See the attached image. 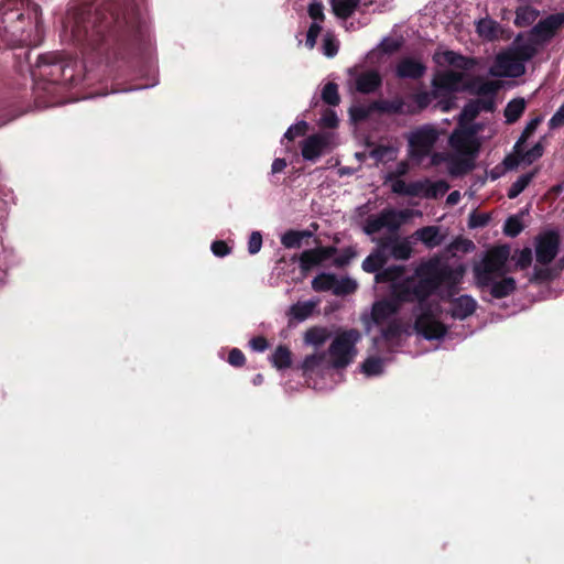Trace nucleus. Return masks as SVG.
Masks as SVG:
<instances>
[{
	"label": "nucleus",
	"mask_w": 564,
	"mask_h": 564,
	"mask_svg": "<svg viewBox=\"0 0 564 564\" xmlns=\"http://www.w3.org/2000/svg\"><path fill=\"white\" fill-rule=\"evenodd\" d=\"M405 273V268L402 265H390L376 273L377 283H390V285L400 282L401 276Z\"/></svg>",
	"instance_id": "27"
},
{
	"label": "nucleus",
	"mask_w": 564,
	"mask_h": 564,
	"mask_svg": "<svg viewBox=\"0 0 564 564\" xmlns=\"http://www.w3.org/2000/svg\"><path fill=\"white\" fill-rule=\"evenodd\" d=\"M463 77V73L454 70H446L436 74L432 80L433 97L441 98L443 94L452 95L455 91H459V84L462 83Z\"/></svg>",
	"instance_id": "14"
},
{
	"label": "nucleus",
	"mask_w": 564,
	"mask_h": 564,
	"mask_svg": "<svg viewBox=\"0 0 564 564\" xmlns=\"http://www.w3.org/2000/svg\"><path fill=\"white\" fill-rule=\"evenodd\" d=\"M489 72L496 77H519L525 73V66L512 52H507L496 57Z\"/></svg>",
	"instance_id": "12"
},
{
	"label": "nucleus",
	"mask_w": 564,
	"mask_h": 564,
	"mask_svg": "<svg viewBox=\"0 0 564 564\" xmlns=\"http://www.w3.org/2000/svg\"><path fill=\"white\" fill-rule=\"evenodd\" d=\"M307 123L305 121H300L294 126H291L286 132L284 133V138L289 141H292L295 138L305 135L307 131Z\"/></svg>",
	"instance_id": "51"
},
{
	"label": "nucleus",
	"mask_w": 564,
	"mask_h": 564,
	"mask_svg": "<svg viewBox=\"0 0 564 564\" xmlns=\"http://www.w3.org/2000/svg\"><path fill=\"white\" fill-rule=\"evenodd\" d=\"M426 70V67L421 62L406 57L400 61L397 66V76L400 78H421Z\"/></svg>",
	"instance_id": "19"
},
{
	"label": "nucleus",
	"mask_w": 564,
	"mask_h": 564,
	"mask_svg": "<svg viewBox=\"0 0 564 564\" xmlns=\"http://www.w3.org/2000/svg\"><path fill=\"white\" fill-rule=\"evenodd\" d=\"M325 360V352H315L305 357L304 361L301 362L300 369L304 375L314 372L322 367Z\"/></svg>",
	"instance_id": "40"
},
{
	"label": "nucleus",
	"mask_w": 564,
	"mask_h": 564,
	"mask_svg": "<svg viewBox=\"0 0 564 564\" xmlns=\"http://www.w3.org/2000/svg\"><path fill=\"white\" fill-rule=\"evenodd\" d=\"M336 283L338 278L334 273H318L312 280V289L315 292H333Z\"/></svg>",
	"instance_id": "33"
},
{
	"label": "nucleus",
	"mask_w": 564,
	"mask_h": 564,
	"mask_svg": "<svg viewBox=\"0 0 564 564\" xmlns=\"http://www.w3.org/2000/svg\"><path fill=\"white\" fill-rule=\"evenodd\" d=\"M525 109V101L523 98L512 99L505 109V117L508 123L516 122Z\"/></svg>",
	"instance_id": "37"
},
{
	"label": "nucleus",
	"mask_w": 564,
	"mask_h": 564,
	"mask_svg": "<svg viewBox=\"0 0 564 564\" xmlns=\"http://www.w3.org/2000/svg\"><path fill=\"white\" fill-rule=\"evenodd\" d=\"M434 292L430 289L422 278L408 276L390 285V299L388 301L403 305L406 303H417L419 310L431 307L427 300Z\"/></svg>",
	"instance_id": "4"
},
{
	"label": "nucleus",
	"mask_w": 564,
	"mask_h": 564,
	"mask_svg": "<svg viewBox=\"0 0 564 564\" xmlns=\"http://www.w3.org/2000/svg\"><path fill=\"white\" fill-rule=\"evenodd\" d=\"M549 124L553 129L564 126V105L554 113Z\"/></svg>",
	"instance_id": "64"
},
{
	"label": "nucleus",
	"mask_w": 564,
	"mask_h": 564,
	"mask_svg": "<svg viewBox=\"0 0 564 564\" xmlns=\"http://www.w3.org/2000/svg\"><path fill=\"white\" fill-rule=\"evenodd\" d=\"M388 259L386 258L382 250L378 249L372 251L371 254L367 256L365 260H362L361 269L367 273H377L383 269V265Z\"/></svg>",
	"instance_id": "28"
},
{
	"label": "nucleus",
	"mask_w": 564,
	"mask_h": 564,
	"mask_svg": "<svg viewBox=\"0 0 564 564\" xmlns=\"http://www.w3.org/2000/svg\"><path fill=\"white\" fill-rule=\"evenodd\" d=\"M564 26V12L547 15L540 20L530 31L543 46Z\"/></svg>",
	"instance_id": "13"
},
{
	"label": "nucleus",
	"mask_w": 564,
	"mask_h": 564,
	"mask_svg": "<svg viewBox=\"0 0 564 564\" xmlns=\"http://www.w3.org/2000/svg\"><path fill=\"white\" fill-rule=\"evenodd\" d=\"M433 145L434 143H410L408 144V158L413 164L426 167L424 163L426 159L430 161L431 156L437 153L433 152Z\"/></svg>",
	"instance_id": "20"
},
{
	"label": "nucleus",
	"mask_w": 564,
	"mask_h": 564,
	"mask_svg": "<svg viewBox=\"0 0 564 564\" xmlns=\"http://www.w3.org/2000/svg\"><path fill=\"white\" fill-rule=\"evenodd\" d=\"M323 51L324 54L328 57H333L337 54L338 46L330 34H326L323 39Z\"/></svg>",
	"instance_id": "56"
},
{
	"label": "nucleus",
	"mask_w": 564,
	"mask_h": 564,
	"mask_svg": "<svg viewBox=\"0 0 564 564\" xmlns=\"http://www.w3.org/2000/svg\"><path fill=\"white\" fill-rule=\"evenodd\" d=\"M540 122L541 119L539 117H535L532 120H530L517 141H527L529 138H531Z\"/></svg>",
	"instance_id": "57"
},
{
	"label": "nucleus",
	"mask_w": 564,
	"mask_h": 564,
	"mask_svg": "<svg viewBox=\"0 0 564 564\" xmlns=\"http://www.w3.org/2000/svg\"><path fill=\"white\" fill-rule=\"evenodd\" d=\"M409 172V164L406 161L397 163L395 170L389 172L387 181H393L394 178H401Z\"/></svg>",
	"instance_id": "58"
},
{
	"label": "nucleus",
	"mask_w": 564,
	"mask_h": 564,
	"mask_svg": "<svg viewBox=\"0 0 564 564\" xmlns=\"http://www.w3.org/2000/svg\"><path fill=\"white\" fill-rule=\"evenodd\" d=\"M415 236L421 242H423L426 248H435L438 247L444 237L440 234V228L437 226H426L422 229L416 230Z\"/></svg>",
	"instance_id": "24"
},
{
	"label": "nucleus",
	"mask_w": 564,
	"mask_h": 564,
	"mask_svg": "<svg viewBox=\"0 0 564 564\" xmlns=\"http://www.w3.org/2000/svg\"><path fill=\"white\" fill-rule=\"evenodd\" d=\"M357 252L352 247H346L343 251H340L339 257L334 259V265L337 268H344L349 264L351 260L355 259Z\"/></svg>",
	"instance_id": "49"
},
{
	"label": "nucleus",
	"mask_w": 564,
	"mask_h": 564,
	"mask_svg": "<svg viewBox=\"0 0 564 564\" xmlns=\"http://www.w3.org/2000/svg\"><path fill=\"white\" fill-rule=\"evenodd\" d=\"M438 99L440 100L437 101L435 107L441 109L442 111H448L455 106V98L451 95L443 94V96Z\"/></svg>",
	"instance_id": "61"
},
{
	"label": "nucleus",
	"mask_w": 564,
	"mask_h": 564,
	"mask_svg": "<svg viewBox=\"0 0 564 564\" xmlns=\"http://www.w3.org/2000/svg\"><path fill=\"white\" fill-rule=\"evenodd\" d=\"M322 31V25L317 22H313L307 31L305 44L307 47L313 48L316 44V40Z\"/></svg>",
	"instance_id": "53"
},
{
	"label": "nucleus",
	"mask_w": 564,
	"mask_h": 564,
	"mask_svg": "<svg viewBox=\"0 0 564 564\" xmlns=\"http://www.w3.org/2000/svg\"><path fill=\"white\" fill-rule=\"evenodd\" d=\"M307 13L310 18L314 20V22H317L319 24L325 20L324 6L319 1L310 3L307 8Z\"/></svg>",
	"instance_id": "50"
},
{
	"label": "nucleus",
	"mask_w": 564,
	"mask_h": 564,
	"mask_svg": "<svg viewBox=\"0 0 564 564\" xmlns=\"http://www.w3.org/2000/svg\"><path fill=\"white\" fill-rule=\"evenodd\" d=\"M322 99L329 106H337L340 102L337 84L329 82L322 90Z\"/></svg>",
	"instance_id": "44"
},
{
	"label": "nucleus",
	"mask_w": 564,
	"mask_h": 564,
	"mask_svg": "<svg viewBox=\"0 0 564 564\" xmlns=\"http://www.w3.org/2000/svg\"><path fill=\"white\" fill-rule=\"evenodd\" d=\"M538 169L529 171L525 174L520 175L514 183L511 184L509 191H507V197L509 199H513L521 195V193L527 189L529 184L533 181L534 176L538 175Z\"/></svg>",
	"instance_id": "29"
},
{
	"label": "nucleus",
	"mask_w": 564,
	"mask_h": 564,
	"mask_svg": "<svg viewBox=\"0 0 564 564\" xmlns=\"http://www.w3.org/2000/svg\"><path fill=\"white\" fill-rule=\"evenodd\" d=\"M533 256L532 250L529 247H525L518 253L517 257V265L521 270H525L529 265L532 264Z\"/></svg>",
	"instance_id": "52"
},
{
	"label": "nucleus",
	"mask_w": 564,
	"mask_h": 564,
	"mask_svg": "<svg viewBox=\"0 0 564 564\" xmlns=\"http://www.w3.org/2000/svg\"><path fill=\"white\" fill-rule=\"evenodd\" d=\"M360 0H330L333 13L341 19L347 20L358 9Z\"/></svg>",
	"instance_id": "25"
},
{
	"label": "nucleus",
	"mask_w": 564,
	"mask_h": 564,
	"mask_svg": "<svg viewBox=\"0 0 564 564\" xmlns=\"http://www.w3.org/2000/svg\"><path fill=\"white\" fill-rule=\"evenodd\" d=\"M510 258V247L503 245L490 248L485 252L481 261L473 264L474 283L484 292L488 290L489 295L501 300L517 290V281L508 273L507 261Z\"/></svg>",
	"instance_id": "1"
},
{
	"label": "nucleus",
	"mask_w": 564,
	"mask_h": 564,
	"mask_svg": "<svg viewBox=\"0 0 564 564\" xmlns=\"http://www.w3.org/2000/svg\"><path fill=\"white\" fill-rule=\"evenodd\" d=\"M488 221L489 217L487 215L473 213L470 219H468V226H470V228L482 227L486 226Z\"/></svg>",
	"instance_id": "60"
},
{
	"label": "nucleus",
	"mask_w": 564,
	"mask_h": 564,
	"mask_svg": "<svg viewBox=\"0 0 564 564\" xmlns=\"http://www.w3.org/2000/svg\"><path fill=\"white\" fill-rule=\"evenodd\" d=\"M381 250L392 248V257L395 260L405 261L411 257L412 248L408 241H399L397 238H383L379 242Z\"/></svg>",
	"instance_id": "22"
},
{
	"label": "nucleus",
	"mask_w": 564,
	"mask_h": 564,
	"mask_svg": "<svg viewBox=\"0 0 564 564\" xmlns=\"http://www.w3.org/2000/svg\"><path fill=\"white\" fill-rule=\"evenodd\" d=\"M356 290L357 282L355 280L350 278H340L334 286L333 294L337 296H346L355 293Z\"/></svg>",
	"instance_id": "43"
},
{
	"label": "nucleus",
	"mask_w": 564,
	"mask_h": 564,
	"mask_svg": "<svg viewBox=\"0 0 564 564\" xmlns=\"http://www.w3.org/2000/svg\"><path fill=\"white\" fill-rule=\"evenodd\" d=\"M523 225L518 216H511L507 218L503 226V232L507 237L516 238L521 235Z\"/></svg>",
	"instance_id": "46"
},
{
	"label": "nucleus",
	"mask_w": 564,
	"mask_h": 564,
	"mask_svg": "<svg viewBox=\"0 0 564 564\" xmlns=\"http://www.w3.org/2000/svg\"><path fill=\"white\" fill-rule=\"evenodd\" d=\"M404 106L405 104L401 98H395L393 100L373 101V107H376V110L387 113H403Z\"/></svg>",
	"instance_id": "38"
},
{
	"label": "nucleus",
	"mask_w": 564,
	"mask_h": 564,
	"mask_svg": "<svg viewBox=\"0 0 564 564\" xmlns=\"http://www.w3.org/2000/svg\"><path fill=\"white\" fill-rule=\"evenodd\" d=\"M382 79L378 72L368 70L356 78V89L362 94H370L381 86Z\"/></svg>",
	"instance_id": "21"
},
{
	"label": "nucleus",
	"mask_w": 564,
	"mask_h": 564,
	"mask_svg": "<svg viewBox=\"0 0 564 564\" xmlns=\"http://www.w3.org/2000/svg\"><path fill=\"white\" fill-rule=\"evenodd\" d=\"M528 145V143H516L512 153L507 154L500 165H496L489 171L490 180H499L506 172L512 171L520 165H530L543 156V143H534L530 148Z\"/></svg>",
	"instance_id": "5"
},
{
	"label": "nucleus",
	"mask_w": 564,
	"mask_h": 564,
	"mask_svg": "<svg viewBox=\"0 0 564 564\" xmlns=\"http://www.w3.org/2000/svg\"><path fill=\"white\" fill-rule=\"evenodd\" d=\"M311 232L307 230H295V229H289L288 231L282 235V238H280V242H282L284 248L288 249H296L301 248L302 240L304 238H310Z\"/></svg>",
	"instance_id": "30"
},
{
	"label": "nucleus",
	"mask_w": 564,
	"mask_h": 564,
	"mask_svg": "<svg viewBox=\"0 0 564 564\" xmlns=\"http://www.w3.org/2000/svg\"><path fill=\"white\" fill-rule=\"evenodd\" d=\"M476 31L480 37L487 41H494L499 37L501 28L495 20L490 18H484L476 23Z\"/></svg>",
	"instance_id": "23"
},
{
	"label": "nucleus",
	"mask_w": 564,
	"mask_h": 564,
	"mask_svg": "<svg viewBox=\"0 0 564 564\" xmlns=\"http://www.w3.org/2000/svg\"><path fill=\"white\" fill-rule=\"evenodd\" d=\"M474 249H475V245L470 239L458 237V238L454 239V241H452L448 245L447 252L452 257H455L456 253H458V252L468 253V252H473Z\"/></svg>",
	"instance_id": "42"
},
{
	"label": "nucleus",
	"mask_w": 564,
	"mask_h": 564,
	"mask_svg": "<svg viewBox=\"0 0 564 564\" xmlns=\"http://www.w3.org/2000/svg\"><path fill=\"white\" fill-rule=\"evenodd\" d=\"M272 366L278 370H284L291 367L292 354L290 348L284 345H279L271 356Z\"/></svg>",
	"instance_id": "31"
},
{
	"label": "nucleus",
	"mask_w": 564,
	"mask_h": 564,
	"mask_svg": "<svg viewBox=\"0 0 564 564\" xmlns=\"http://www.w3.org/2000/svg\"><path fill=\"white\" fill-rule=\"evenodd\" d=\"M329 333L327 328L313 326L305 332V343L319 346L328 339Z\"/></svg>",
	"instance_id": "39"
},
{
	"label": "nucleus",
	"mask_w": 564,
	"mask_h": 564,
	"mask_svg": "<svg viewBox=\"0 0 564 564\" xmlns=\"http://www.w3.org/2000/svg\"><path fill=\"white\" fill-rule=\"evenodd\" d=\"M414 328L426 340H437L445 336L448 328L434 318L431 307L421 310L415 318Z\"/></svg>",
	"instance_id": "10"
},
{
	"label": "nucleus",
	"mask_w": 564,
	"mask_h": 564,
	"mask_svg": "<svg viewBox=\"0 0 564 564\" xmlns=\"http://www.w3.org/2000/svg\"><path fill=\"white\" fill-rule=\"evenodd\" d=\"M438 139V132L437 130L431 126L425 124L423 127H420L413 131H411L408 135V141H437Z\"/></svg>",
	"instance_id": "35"
},
{
	"label": "nucleus",
	"mask_w": 564,
	"mask_h": 564,
	"mask_svg": "<svg viewBox=\"0 0 564 564\" xmlns=\"http://www.w3.org/2000/svg\"><path fill=\"white\" fill-rule=\"evenodd\" d=\"M560 235L553 230L538 236L536 243H534V252H536L539 264L549 265L554 261L557 252H560Z\"/></svg>",
	"instance_id": "11"
},
{
	"label": "nucleus",
	"mask_w": 564,
	"mask_h": 564,
	"mask_svg": "<svg viewBox=\"0 0 564 564\" xmlns=\"http://www.w3.org/2000/svg\"><path fill=\"white\" fill-rule=\"evenodd\" d=\"M475 102L477 104V107L479 108V112L481 110L484 111H494L495 110V97H484L476 99Z\"/></svg>",
	"instance_id": "62"
},
{
	"label": "nucleus",
	"mask_w": 564,
	"mask_h": 564,
	"mask_svg": "<svg viewBox=\"0 0 564 564\" xmlns=\"http://www.w3.org/2000/svg\"><path fill=\"white\" fill-rule=\"evenodd\" d=\"M365 145H377L370 152L377 163H387L395 158L397 149L390 144L366 143Z\"/></svg>",
	"instance_id": "32"
},
{
	"label": "nucleus",
	"mask_w": 564,
	"mask_h": 564,
	"mask_svg": "<svg viewBox=\"0 0 564 564\" xmlns=\"http://www.w3.org/2000/svg\"><path fill=\"white\" fill-rule=\"evenodd\" d=\"M361 340V333L357 328L340 330L329 344L328 355L335 369H344L356 357V345Z\"/></svg>",
	"instance_id": "6"
},
{
	"label": "nucleus",
	"mask_w": 564,
	"mask_h": 564,
	"mask_svg": "<svg viewBox=\"0 0 564 564\" xmlns=\"http://www.w3.org/2000/svg\"><path fill=\"white\" fill-rule=\"evenodd\" d=\"M500 88V84L498 82L487 80H474L473 83L466 85L464 89L469 90L471 94L482 96V97H495L496 93Z\"/></svg>",
	"instance_id": "26"
},
{
	"label": "nucleus",
	"mask_w": 564,
	"mask_h": 564,
	"mask_svg": "<svg viewBox=\"0 0 564 564\" xmlns=\"http://www.w3.org/2000/svg\"><path fill=\"white\" fill-rule=\"evenodd\" d=\"M392 182V192L395 195H404L411 197H425L427 199L437 198L438 195H444L446 191H448V184L445 181L430 182L425 181H414L406 184L401 178H394Z\"/></svg>",
	"instance_id": "7"
},
{
	"label": "nucleus",
	"mask_w": 564,
	"mask_h": 564,
	"mask_svg": "<svg viewBox=\"0 0 564 564\" xmlns=\"http://www.w3.org/2000/svg\"><path fill=\"white\" fill-rule=\"evenodd\" d=\"M212 252L217 257H225L230 253V247L224 240L212 242Z\"/></svg>",
	"instance_id": "59"
},
{
	"label": "nucleus",
	"mask_w": 564,
	"mask_h": 564,
	"mask_svg": "<svg viewBox=\"0 0 564 564\" xmlns=\"http://www.w3.org/2000/svg\"><path fill=\"white\" fill-rule=\"evenodd\" d=\"M513 45L514 48L511 52L523 63L534 57L538 54L540 47H542L540 42L534 39L531 32L527 39H522L521 35H518L513 42Z\"/></svg>",
	"instance_id": "17"
},
{
	"label": "nucleus",
	"mask_w": 564,
	"mask_h": 564,
	"mask_svg": "<svg viewBox=\"0 0 564 564\" xmlns=\"http://www.w3.org/2000/svg\"><path fill=\"white\" fill-rule=\"evenodd\" d=\"M402 334L401 323L397 319H393L388 323V326L381 329V336L384 340H394L399 338Z\"/></svg>",
	"instance_id": "47"
},
{
	"label": "nucleus",
	"mask_w": 564,
	"mask_h": 564,
	"mask_svg": "<svg viewBox=\"0 0 564 564\" xmlns=\"http://www.w3.org/2000/svg\"><path fill=\"white\" fill-rule=\"evenodd\" d=\"M228 362L232 367L245 366V362H246L245 354L238 348H234V349L229 350Z\"/></svg>",
	"instance_id": "55"
},
{
	"label": "nucleus",
	"mask_w": 564,
	"mask_h": 564,
	"mask_svg": "<svg viewBox=\"0 0 564 564\" xmlns=\"http://www.w3.org/2000/svg\"><path fill=\"white\" fill-rule=\"evenodd\" d=\"M362 372L368 376H378L382 373L383 362L380 357H367L361 365Z\"/></svg>",
	"instance_id": "45"
},
{
	"label": "nucleus",
	"mask_w": 564,
	"mask_h": 564,
	"mask_svg": "<svg viewBox=\"0 0 564 564\" xmlns=\"http://www.w3.org/2000/svg\"><path fill=\"white\" fill-rule=\"evenodd\" d=\"M455 147V153H436L426 163V167H436L443 163L448 164V173L452 176H464L475 167L481 143H449Z\"/></svg>",
	"instance_id": "2"
},
{
	"label": "nucleus",
	"mask_w": 564,
	"mask_h": 564,
	"mask_svg": "<svg viewBox=\"0 0 564 564\" xmlns=\"http://www.w3.org/2000/svg\"><path fill=\"white\" fill-rule=\"evenodd\" d=\"M401 310V305L390 300H378L372 304L371 319L377 326L382 325L390 317L395 316Z\"/></svg>",
	"instance_id": "18"
},
{
	"label": "nucleus",
	"mask_w": 564,
	"mask_h": 564,
	"mask_svg": "<svg viewBox=\"0 0 564 564\" xmlns=\"http://www.w3.org/2000/svg\"><path fill=\"white\" fill-rule=\"evenodd\" d=\"M376 110L373 102L369 106H355L349 109L350 119L354 122H360L366 120L370 113Z\"/></svg>",
	"instance_id": "48"
},
{
	"label": "nucleus",
	"mask_w": 564,
	"mask_h": 564,
	"mask_svg": "<svg viewBox=\"0 0 564 564\" xmlns=\"http://www.w3.org/2000/svg\"><path fill=\"white\" fill-rule=\"evenodd\" d=\"M449 314L455 319H466L477 310V301L470 295H459L449 300Z\"/></svg>",
	"instance_id": "16"
},
{
	"label": "nucleus",
	"mask_w": 564,
	"mask_h": 564,
	"mask_svg": "<svg viewBox=\"0 0 564 564\" xmlns=\"http://www.w3.org/2000/svg\"><path fill=\"white\" fill-rule=\"evenodd\" d=\"M464 274H466V268L463 264L452 268L441 263L437 258L427 260L415 270V276L422 278L433 292L441 286H459Z\"/></svg>",
	"instance_id": "3"
},
{
	"label": "nucleus",
	"mask_w": 564,
	"mask_h": 564,
	"mask_svg": "<svg viewBox=\"0 0 564 564\" xmlns=\"http://www.w3.org/2000/svg\"><path fill=\"white\" fill-rule=\"evenodd\" d=\"M411 210H395L393 208H384L378 216H368L366 220L365 234L375 235L381 229L387 228L390 232L395 234L400 230L401 225L411 217Z\"/></svg>",
	"instance_id": "8"
},
{
	"label": "nucleus",
	"mask_w": 564,
	"mask_h": 564,
	"mask_svg": "<svg viewBox=\"0 0 564 564\" xmlns=\"http://www.w3.org/2000/svg\"><path fill=\"white\" fill-rule=\"evenodd\" d=\"M338 252L336 247H316L302 251L300 256V270L304 273L311 271L316 265L332 259Z\"/></svg>",
	"instance_id": "15"
},
{
	"label": "nucleus",
	"mask_w": 564,
	"mask_h": 564,
	"mask_svg": "<svg viewBox=\"0 0 564 564\" xmlns=\"http://www.w3.org/2000/svg\"><path fill=\"white\" fill-rule=\"evenodd\" d=\"M539 17V11L530 6L520 7L516 11L514 23L518 26H528Z\"/></svg>",
	"instance_id": "36"
},
{
	"label": "nucleus",
	"mask_w": 564,
	"mask_h": 564,
	"mask_svg": "<svg viewBox=\"0 0 564 564\" xmlns=\"http://www.w3.org/2000/svg\"><path fill=\"white\" fill-rule=\"evenodd\" d=\"M479 115V108L475 100L469 101L463 108L458 127L448 138V141H474L473 138L477 134L479 126L473 124V120Z\"/></svg>",
	"instance_id": "9"
},
{
	"label": "nucleus",
	"mask_w": 564,
	"mask_h": 564,
	"mask_svg": "<svg viewBox=\"0 0 564 564\" xmlns=\"http://www.w3.org/2000/svg\"><path fill=\"white\" fill-rule=\"evenodd\" d=\"M262 247V236L260 232L254 231L251 232L249 242H247V250H249L250 254H256L261 250Z\"/></svg>",
	"instance_id": "54"
},
{
	"label": "nucleus",
	"mask_w": 564,
	"mask_h": 564,
	"mask_svg": "<svg viewBox=\"0 0 564 564\" xmlns=\"http://www.w3.org/2000/svg\"><path fill=\"white\" fill-rule=\"evenodd\" d=\"M321 122L326 128H335L337 126L338 119L333 110H326L321 118Z\"/></svg>",
	"instance_id": "63"
},
{
	"label": "nucleus",
	"mask_w": 564,
	"mask_h": 564,
	"mask_svg": "<svg viewBox=\"0 0 564 564\" xmlns=\"http://www.w3.org/2000/svg\"><path fill=\"white\" fill-rule=\"evenodd\" d=\"M314 310V303L307 302H299L292 306H290V315L292 318L302 322L311 316Z\"/></svg>",
	"instance_id": "41"
},
{
	"label": "nucleus",
	"mask_w": 564,
	"mask_h": 564,
	"mask_svg": "<svg viewBox=\"0 0 564 564\" xmlns=\"http://www.w3.org/2000/svg\"><path fill=\"white\" fill-rule=\"evenodd\" d=\"M328 143H302V158L314 163L328 150Z\"/></svg>",
	"instance_id": "34"
}]
</instances>
